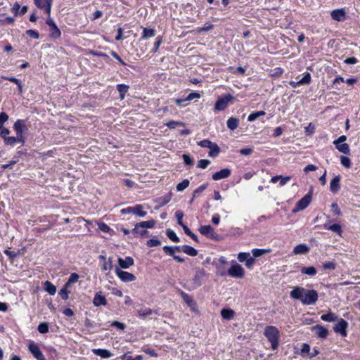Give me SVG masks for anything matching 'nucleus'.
Returning <instances> with one entry per match:
<instances>
[{
  "instance_id": "nucleus-1",
  "label": "nucleus",
  "mask_w": 360,
  "mask_h": 360,
  "mask_svg": "<svg viewBox=\"0 0 360 360\" xmlns=\"http://www.w3.org/2000/svg\"><path fill=\"white\" fill-rule=\"evenodd\" d=\"M291 298L300 300L303 304L312 305L318 300V292L315 290H307L296 286L290 292Z\"/></svg>"
},
{
  "instance_id": "nucleus-2",
  "label": "nucleus",
  "mask_w": 360,
  "mask_h": 360,
  "mask_svg": "<svg viewBox=\"0 0 360 360\" xmlns=\"http://www.w3.org/2000/svg\"><path fill=\"white\" fill-rule=\"evenodd\" d=\"M264 335L270 342L271 348L275 350L278 346V339L280 333L278 330L272 326H269L265 328Z\"/></svg>"
},
{
  "instance_id": "nucleus-3",
  "label": "nucleus",
  "mask_w": 360,
  "mask_h": 360,
  "mask_svg": "<svg viewBox=\"0 0 360 360\" xmlns=\"http://www.w3.org/2000/svg\"><path fill=\"white\" fill-rule=\"evenodd\" d=\"M236 101V97L231 94L220 96L216 101L214 109L218 111L224 110L229 105H233Z\"/></svg>"
},
{
  "instance_id": "nucleus-4",
  "label": "nucleus",
  "mask_w": 360,
  "mask_h": 360,
  "mask_svg": "<svg viewBox=\"0 0 360 360\" xmlns=\"http://www.w3.org/2000/svg\"><path fill=\"white\" fill-rule=\"evenodd\" d=\"M46 24L49 26V37L50 39L56 40L61 37V31L56 25L54 20L51 18V16H48L46 19Z\"/></svg>"
},
{
  "instance_id": "nucleus-5",
  "label": "nucleus",
  "mask_w": 360,
  "mask_h": 360,
  "mask_svg": "<svg viewBox=\"0 0 360 360\" xmlns=\"http://www.w3.org/2000/svg\"><path fill=\"white\" fill-rule=\"evenodd\" d=\"M228 274L233 278H241L245 276V269L236 262H232L230 268L228 269Z\"/></svg>"
},
{
  "instance_id": "nucleus-6",
  "label": "nucleus",
  "mask_w": 360,
  "mask_h": 360,
  "mask_svg": "<svg viewBox=\"0 0 360 360\" xmlns=\"http://www.w3.org/2000/svg\"><path fill=\"white\" fill-rule=\"evenodd\" d=\"M347 136L345 135L340 136L338 139L333 141V144L335 146L337 150L345 155L350 153V148L347 143H345Z\"/></svg>"
},
{
  "instance_id": "nucleus-7",
  "label": "nucleus",
  "mask_w": 360,
  "mask_h": 360,
  "mask_svg": "<svg viewBox=\"0 0 360 360\" xmlns=\"http://www.w3.org/2000/svg\"><path fill=\"white\" fill-rule=\"evenodd\" d=\"M198 145L202 148H210L209 155L212 157H215L219 153V146L213 142H211L209 140L205 139L199 141Z\"/></svg>"
},
{
  "instance_id": "nucleus-8",
  "label": "nucleus",
  "mask_w": 360,
  "mask_h": 360,
  "mask_svg": "<svg viewBox=\"0 0 360 360\" xmlns=\"http://www.w3.org/2000/svg\"><path fill=\"white\" fill-rule=\"evenodd\" d=\"M122 214L131 213L139 217H144L147 212L143 210V207L141 205H136L135 206L128 207L121 210Z\"/></svg>"
},
{
  "instance_id": "nucleus-9",
  "label": "nucleus",
  "mask_w": 360,
  "mask_h": 360,
  "mask_svg": "<svg viewBox=\"0 0 360 360\" xmlns=\"http://www.w3.org/2000/svg\"><path fill=\"white\" fill-rule=\"evenodd\" d=\"M53 0H33L34 4L48 15H51V7Z\"/></svg>"
},
{
  "instance_id": "nucleus-10",
  "label": "nucleus",
  "mask_w": 360,
  "mask_h": 360,
  "mask_svg": "<svg viewBox=\"0 0 360 360\" xmlns=\"http://www.w3.org/2000/svg\"><path fill=\"white\" fill-rule=\"evenodd\" d=\"M311 200V195L310 193L305 195L301 200H300L295 207L292 210L293 213L298 212L304 210L308 207Z\"/></svg>"
},
{
  "instance_id": "nucleus-11",
  "label": "nucleus",
  "mask_w": 360,
  "mask_h": 360,
  "mask_svg": "<svg viewBox=\"0 0 360 360\" xmlns=\"http://www.w3.org/2000/svg\"><path fill=\"white\" fill-rule=\"evenodd\" d=\"M115 272L122 282H132L136 280V276L133 274L122 271L119 267H115Z\"/></svg>"
},
{
  "instance_id": "nucleus-12",
  "label": "nucleus",
  "mask_w": 360,
  "mask_h": 360,
  "mask_svg": "<svg viewBox=\"0 0 360 360\" xmlns=\"http://www.w3.org/2000/svg\"><path fill=\"white\" fill-rule=\"evenodd\" d=\"M237 258L240 262H245V266L248 269H251L255 264V259L249 252H239Z\"/></svg>"
},
{
  "instance_id": "nucleus-13",
  "label": "nucleus",
  "mask_w": 360,
  "mask_h": 360,
  "mask_svg": "<svg viewBox=\"0 0 360 360\" xmlns=\"http://www.w3.org/2000/svg\"><path fill=\"white\" fill-rule=\"evenodd\" d=\"M28 349L37 360H45V357L39 346L34 341L30 340L29 342Z\"/></svg>"
},
{
  "instance_id": "nucleus-14",
  "label": "nucleus",
  "mask_w": 360,
  "mask_h": 360,
  "mask_svg": "<svg viewBox=\"0 0 360 360\" xmlns=\"http://www.w3.org/2000/svg\"><path fill=\"white\" fill-rule=\"evenodd\" d=\"M338 322L334 326L333 330L335 333H340L341 336L346 337L347 336V328L348 326L347 322L343 319H337Z\"/></svg>"
},
{
  "instance_id": "nucleus-15",
  "label": "nucleus",
  "mask_w": 360,
  "mask_h": 360,
  "mask_svg": "<svg viewBox=\"0 0 360 360\" xmlns=\"http://www.w3.org/2000/svg\"><path fill=\"white\" fill-rule=\"evenodd\" d=\"M330 15L333 20L338 22H343L347 19V13L344 8L333 10Z\"/></svg>"
},
{
  "instance_id": "nucleus-16",
  "label": "nucleus",
  "mask_w": 360,
  "mask_h": 360,
  "mask_svg": "<svg viewBox=\"0 0 360 360\" xmlns=\"http://www.w3.org/2000/svg\"><path fill=\"white\" fill-rule=\"evenodd\" d=\"M311 74L309 72H307L304 73V77L300 80H299L298 82L290 81L289 82V84L292 88H296L297 86H299L300 85L309 84L311 83Z\"/></svg>"
},
{
  "instance_id": "nucleus-17",
  "label": "nucleus",
  "mask_w": 360,
  "mask_h": 360,
  "mask_svg": "<svg viewBox=\"0 0 360 360\" xmlns=\"http://www.w3.org/2000/svg\"><path fill=\"white\" fill-rule=\"evenodd\" d=\"M4 142L6 145L11 146H14L18 143H20L22 146H23L25 144V137H21L18 135H16V136H8L7 138H5Z\"/></svg>"
},
{
  "instance_id": "nucleus-18",
  "label": "nucleus",
  "mask_w": 360,
  "mask_h": 360,
  "mask_svg": "<svg viewBox=\"0 0 360 360\" xmlns=\"http://www.w3.org/2000/svg\"><path fill=\"white\" fill-rule=\"evenodd\" d=\"M13 128L15 131L16 135L24 137L23 134L27 129L25 121L21 120H17L14 123Z\"/></svg>"
},
{
  "instance_id": "nucleus-19",
  "label": "nucleus",
  "mask_w": 360,
  "mask_h": 360,
  "mask_svg": "<svg viewBox=\"0 0 360 360\" xmlns=\"http://www.w3.org/2000/svg\"><path fill=\"white\" fill-rule=\"evenodd\" d=\"M231 170L228 168L222 169L219 172H217L212 174V179L214 181L221 180L223 179L228 178L231 175Z\"/></svg>"
},
{
  "instance_id": "nucleus-20",
  "label": "nucleus",
  "mask_w": 360,
  "mask_h": 360,
  "mask_svg": "<svg viewBox=\"0 0 360 360\" xmlns=\"http://www.w3.org/2000/svg\"><path fill=\"white\" fill-rule=\"evenodd\" d=\"M291 179L290 176H282V175H276L273 176L270 182L272 184H276V182L279 181V186L282 187L288 184V182Z\"/></svg>"
},
{
  "instance_id": "nucleus-21",
  "label": "nucleus",
  "mask_w": 360,
  "mask_h": 360,
  "mask_svg": "<svg viewBox=\"0 0 360 360\" xmlns=\"http://www.w3.org/2000/svg\"><path fill=\"white\" fill-rule=\"evenodd\" d=\"M312 330L316 333V335L319 338L322 339L326 338L328 335V330L321 325H316L312 327Z\"/></svg>"
},
{
  "instance_id": "nucleus-22",
  "label": "nucleus",
  "mask_w": 360,
  "mask_h": 360,
  "mask_svg": "<svg viewBox=\"0 0 360 360\" xmlns=\"http://www.w3.org/2000/svg\"><path fill=\"white\" fill-rule=\"evenodd\" d=\"M93 304L95 307L105 306L107 300L101 292H97L93 300Z\"/></svg>"
},
{
  "instance_id": "nucleus-23",
  "label": "nucleus",
  "mask_w": 360,
  "mask_h": 360,
  "mask_svg": "<svg viewBox=\"0 0 360 360\" xmlns=\"http://www.w3.org/2000/svg\"><path fill=\"white\" fill-rule=\"evenodd\" d=\"M134 259L131 257H127L124 259L121 257L118 258V264L122 269H128L134 265Z\"/></svg>"
},
{
  "instance_id": "nucleus-24",
  "label": "nucleus",
  "mask_w": 360,
  "mask_h": 360,
  "mask_svg": "<svg viewBox=\"0 0 360 360\" xmlns=\"http://www.w3.org/2000/svg\"><path fill=\"white\" fill-rule=\"evenodd\" d=\"M204 276V273L202 271H197L193 281H192V286L190 289H194L201 285L202 284V278Z\"/></svg>"
},
{
  "instance_id": "nucleus-25",
  "label": "nucleus",
  "mask_w": 360,
  "mask_h": 360,
  "mask_svg": "<svg viewBox=\"0 0 360 360\" xmlns=\"http://www.w3.org/2000/svg\"><path fill=\"white\" fill-rule=\"evenodd\" d=\"M93 353L103 359H108L113 356V354L108 349H94Z\"/></svg>"
},
{
  "instance_id": "nucleus-26",
  "label": "nucleus",
  "mask_w": 360,
  "mask_h": 360,
  "mask_svg": "<svg viewBox=\"0 0 360 360\" xmlns=\"http://www.w3.org/2000/svg\"><path fill=\"white\" fill-rule=\"evenodd\" d=\"M309 251V248L305 244H299L293 248V254L295 255H305Z\"/></svg>"
},
{
  "instance_id": "nucleus-27",
  "label": "nucleus",
  "mask_w": 360,
  "mask_h": 360,
  "mask_svg": "<svg viewBox=\"0 0 360 360\" xmlns=\"http://www.w3.org/2000/svg\"><path fill=\"white\" fill-rule=\"evenodd\" d=\"M181 295L183 300L188 304V306L191 307L193 311H195L196 308V303L193 300V298L184 292H181Z\"/></svg>"
},
{
  "instance_id": "nucleus-28",
  "label": "nucleus",
  "mask_w": 360,
  "mask_h": 360,
  "mask_svg": "<svg viewBox=\"0 0 360 360\" xmlns=\"http://www.w3.org/2000/svg\"><path fill=\"white\" fill-rule=\"evenodd\" d=\"M117 90L120 94V98L123 100L125 98L126 94L128 92L129 89V86L124 84H119L117 85Z\"/></svg>"
},
{
  "instance_id": "nucleus-29",
  "label": "nucleus",
  "mask_w": 360,
  "mask_h": 360,
  "mask_svg": "<svg viewBox=\"0 0 360 360\" xmlns=\"http://www.w3.org/2000/svg\"><path fill=\"white\" fill-rule=\"evenodd\" d=\"M199 231L201 234L209 237H212L214 235V229L210 225L201 226Z\"/></svg>"
},
{
  "instance_id": "nucleus-30",
  "label": "nucleus",
  "mask_w": 360,
  "mask_h": 360,
  "mask_svg": "<svg viewBox=\"0 0 360 360\" xmlns=\"http://www.w3.org/2000/svg\"><path fill=\"white\" fill-rule=\"evenodd\" d=\"M340 176H335L330 183V189L333 193H336L340 189Z\"/></svg>"
},
{
  "instance_id": "nucleus-31",
  "label": "nucleus",
  "mask_w": 360,
  "mask_h": 360,
  "mask_svg": "<svg viewBox=\"0 0 360 360\" xmlns=\"http://www.w3.org/2000/svg\"><path fill=\"white\" fill-rule=\"evenodd\" d=\"M155 36V30L153 28L143 27V32L141 34L142 39H146Z\"/></svg>"
},
{
  "instance_id": "nucleus-32",
  "label": "nucleus",
  "mask_w": 360,
  "mask_h": 360,
  "mask_svg": "<svg viewBox=\"0 0 360 360\" xmlns=\"http://www.w3.org/2000/svg\"><path fill=\"white\" fill-rule=\"evenodd\" d=\"M180 249L186 254H187L189 256H192V257H194V256H196L198 255V252L197 250L191 247V246H189V245H183L181 247H180Z\"/></svg>"
},
{
  "instance_id": "nucleus-33",
  "label": "nucleus",
  "mask_w": 360,
  "mask_h": 360,
  "mask_svg": "<svg viewBox=\"0 0 360 360\" xmlns=\"http://www.w3.org/2000/svg\"><path fill=\"white\" fill-rule=\"evenodd\" d=\"M156 224V221L154 219L148 220V221H143L137 223L138 226L141 227L142 229H153Z\"/></svg>"
},
{
  "instance_id": "nucleus-34",
  "label": "nucleus",
  "mask_w": 360,
  "mask_h": 360,
  "mask_svg": "<svg viewBox=\"0 0 360 360\" xmlns=\"http://www.w3.org/2000/svg\"><path fill=\"white\" fill-rule=\"evenodd\" d=\"M97 224L101 231L109 233L110 236L115 233L114 231L108 224L103 222H98Z\"/></svg>"
},
{
  "instance_id": "nucleus-35",
  "label": "nucleus",
  "mask_w": 360,
  "mask_h": 360,
  "mask_svg": "<svg viewBox=\"0 0 360 360\" xmlns=\"http://www.w3.org/2000/svg\"><path fill=\"white\" fill-rule=\"evenodd\" d=\"M180 250L179 246H164L163 250L167 255L175 256V253L176 251H179Z\"/></svg>"
},
{
  "instance_id": "nucleus-36",
  "label": "nucleus",
  "mask_w": 360,
  "mask_h": 360,
  "mask_svg": "<svg viewBox=\"0 0 360 360\" xmlns=\"http://www.w3.org/2000/svg\"><path fill=\"white\" fill-rule=\"evenodd\" d=\"M235 312L231 309H223L221 311V316L226 320H231L233 318Z\"/></svg>"
},
{
  "instance_id": "nucleus-37",
  "label": "nucleus",
  "mask_w": 360,
  "mask_h": 360,
  "mask_svg": "<svg viewBox=\"0 0 360 360\" xmlns=\"http://www.w3.org/2000/svg\"><path fill=\"white\" fill-rule=\"evenodd\" d=\"M44 289L49 294L51 295H55L56 292V286L48 281L44 283Z\"/></svg>"
},
{
  "instance_id": "nucleus-38",
  "label": "nucleus",
  "mask_w": 360,
  "mask_h": 360,
  "mask_svg": "<svg viewBox=\"0 0 360 360\" xmlns=\"http://www.w3.org/2000/svg\"><path fill=\"white\" fill-rule=\"evenodd\" d=\"M321 319L324 321L333 322L338 319V317L335 314L329 312L326 314H323Z\"/></svg>"
},
{
  "instance_id": "nucleus-39",
  "label": "nucleus",
  "mask_w": 360,
  "mask_h": 360,
  "mask_svg": "<svg viewBox=\"0 0 360 360\" xmlns=\"http://www.w3.org/2000/svg\"><path fill=\"white\" fill-rule=\"evenodd\" d=\"M270 252L269 249H252V254L253 255L254 259L257 257H259L264 254H267Z\"/></svg>"
},
{
  "instance_id": "nucleus-40",
  "label": "nucleus",
  "mask_w": 360,
  "mask_h": 360,
  "mask_svg": "<svg viewBox=\"0 0 360 360\" xmlns=\"http://www.w3.org/2000/svg\"><path fill=\"white\" fill-rule=\"evenodd\" d=\"M301 273L308 276H314L316 274L317 271L314 266H308L302 268Z\"/></svg>"
},
{
  "instance_id": "nucleus-41",
  "label": "nucleus",
  "mask_w": 360,
  "mask_h": 360,
  "mask_svg": "<svg viewBox=\"0 0 360 360\" xmlns=\"http://www.w3.org/2000/svg\"><path fill=\"white\" fill-rule=\"evenodd\" d=\"M132 233L141 237H143L148 233V231L145 229H142L136 224L134 228L132 229Z\"/></svg>"
},
{
  "instance_id": "nucleus-42",
  "label": "nucleus",
  "mask_w": 360,
  "mask_h": 360,
  "mask_svg": "<svg viewBox=\"0 0 360 360\" xmlns=\"http://www.w3.org/2000/svg\"><path fill=\"white\" fill-rule=\"evenodd\" d=\"M79 276L77 274H76V273L71 274L68 278V281L65 284V288H69L71 284L77 283L79 280Z\"/></svg>"
},
{
  "instance_id": "nucleus-43",
  "label": "nucleus",
  "mask_w": 360,
  "mask_h": 360,
  "mask_svg": "<svg viewBox=\"0 0 360 360\" xmlns=\"http://www.w3.org/2000/svg\"><path fill=\"white\" fill-rule=\"evenodd\" d=\"M341 165L347 169H349L352 166L351 160L346 156H340V158Z\"/></svg>"
},
{
  "instance_id": "nucleus-44",
  "label": "nucleus",
  "mask_w": 360,
  "mask_h": 360,
  "mask_svg": "<svg viewBox=\"0 0 360 360\" xmlns=\"http://www.w3.org/2000/svg\"><path fill=\"white\" fill-rule=\"evenodd\" d=\"M238 125V121L236 118L231 117L228 120L227 127L233 130L237 128Z\"/></svg>"
},
{
  "instance_id": "nucleus-45",
  "label": "nucleus",
  "mask_w": 360,
  "mask_h": 360,
  "mask_svg": "<svg viewBox=\"0 0 360 360\" xmlns=\"http://www.w3.org/2000/svg\"><path fill=\"white\" fill-rule=\"evenodd\" d=\"M166 234L167 237L172 240L173 242L178 243L179 242V238L176 235L175 232L171 229H167L166 231Z\"/></svg>"
},
{
  "instance_id": "nucleus-46",
  "label": "nucleus",
  "mask_w": 360,
  "mask_h": 360,
  "mask_svg": "<svg viewBox=\"0 0 360 360\" xmlns=\"http://www.w3.org/2000/svg\"><path fill=\"white\" fill-rule=\"evenodd\" d=\"M113 267L112 258H109L107 261L103 262L101 269L103 271L111 270Z\"/></svg>"
},
{
  "instance_id": "nucleus-47",
  "label": "nucleus",
  "mask_w": 360,
  "mask_h": 360,
  "mask_svg": "<svg viewBox=\"0 0 360 360\" xmlns=\"http://www.w3.org/2000/svg\"><path fill=\"white\" fill-rule=\"evenodd\" d=\"M190 184L189 180L184 179L182 182L179 183L176 186V190L178 191H183L185 190L187 187H188Z\"/></svg>"
},
{
  "instance_id": "nucleus-48",
  "label": "nucleus",
  "mask_w": 360,
  "mask_h": 360,
  "mask_svg": "<svg viewBox=\"0 0 360 360\" xmlns=\"http://www.w3.org/2000/svg\"><path fill=\"white\" fill-rule=\"evenodd\" d=\"M15 22V18L13 17H6L3 19H0V26L11 25Z\"/></svg>"
},
{
  "instance_id": "nucleus-49",
  "label": "nucleus",
  "mask_w": 360,
  "mask_h": 360,
  "mask_svg": "<svg viewBox=\"0 0 360 360\" xmlns=\"http://www.w3.org/2000/svg\"><path fill=\"white\" fill-rule=\"evenodd\" d=\"M162 36H158L156 38V41L154 43V46H153V48L152 49V52L153 53H156L158 51L159 47H160V44H162Z\"/></svg>"
},
{
  "instance_id": "nucleus-50",
  "label": "nucleus",
  "mask_w": 360,
  "mask_h": 360,
  "mask_svg": "<svg viewBox=\"0 0 360 360\" xmlns=\"http://www.w3.org/2000/svg\"><path fill=\"white\" fill-rule=\"evenodd\" d=\"M327 229L330 230L333 232L338 233L339 235L342 233L341 226L338 224H334L333 225H330L328 227L325 226Z\"/></svg>"
},
{
  "instance_id": "nucleus-51",
  "label": "nucleus",
  "mask_w": 360,
  "mask_h": 360,
  "mask_svg": "<svg viewBox=\"0 0 360 360\" xmlns=\"http://www.w3.org/2000/svg\"><path fill=\"white\" fill-rule=\"evenodd\" d=\"M283 73V69L281 67H277L273 70L271 76L274 78L279 77Z\"/></svg>"
},
{
  "instance_id": "nucleus-52",
  "label": "nucleus",
  "mask_w": 360,
  "mask_h": 360,
  "mask_svg": "<svg viewBox=\"0 0 360 360\" xmlns=\"http://www.w3.org/2000/svg\"><path fill=\"white\" fill-rule=\"evenodd\" d=\"M26 34L32 39H37L39 38V32L34 30H26Z\"/></svg>"
},
{
  "instance_id": "nucleus-53",
  "label": "nucleus",
  "mask_w": 360,
  "mask_h": 360,
  "mask_svg": "<svg viewBox=\"0 0 360 360\" xmlns=\"http://www.w3.org/2000/svg\"><path fill=\"white\" fill-rule=\"evenodd\" d=\"M38 330L40 333L44 334L49 331V326L46 323H41L38 326Z\"/></svg>"
},
{
  "instance_id": "nucleus-54",
  "label": "nucleus",
  "mask_w": 360,
  "mask_h": 360,
  "mask_svg": "<svg viewBox=\"0 0 360 360\" xmlns=\"http://www.w3.org/2000/svg\"><path fill=\"white\" fill-rule=\"evenodd\" d=\"M20 5L18 2L14 3L13 7L11 8V12L13 13L14 16H18L20 15Z\"/></svg>"
},
{
  "instance_id": "nucleus-55",
  "label": "nucleus",
  "mask_w": 360,
  "mask_h": 360,
  "mask_svg": "<svg viewBox=\"0 0 360 360\" xmlns=\"http://www.w3.org/2000/svg\"><path fill=\"white\" fill-rule=\"evenodd\" d=\"M110 55L115 58L122 65L126 66L127 63L121 58V57L114 51H110Z\"/></svg>"
},
{
  "instance_id": "nucleus-56",
  "label": "nucleus",
  "mask_w": 360,
  "mask_h": 360,
  "mask_svg": "<svg viewBox=\"0 0 360 360\" xmlns=\"http://www.w3.org/2000/svg\"><path fill=\"white\" fill-rule=\"evenodd\" d=\"M210 164V161L208 160L202 159L198 161V167L201 169H205Z\"/></svg>"
},
{
  "instance_id": "nucleus-57",
  "label": "nucleus",
  "mask_w": 360,
  "mask_h": 360,
  "mask_svg": "<svg viewBox=\"0 0 360 360\" xmlns=\"http://www.w3.org/2000/svg\"><path fill=\"white\" fill-rule=\"evenodd\" d=\"M207 188V185L202 184L198 188H196L193 193V198L197 197L200 193L205 191Z\"/></svg>"
},
{
  "instance_id": "nucleus-58",
  "label": "nucleus",
  "mask_w": 360,
  "mask_h": 360,
  "mask_svg": "<svg viewBox=\"0 0 360 360\" xmlns=\"http://www.w3.org/2000/svg\"><path fill=\"white\" fill-rule=\"evenodd\" d=\"M200 94L198 93V92H191L186 98L187 99L188 101H192L195 98H200Z\"/></svg>"
},
{
  "instance_id": "nucleus-59",
  "label": "nucleus",
  "mask_w": 360,
  "mask_h": 360,
  "mask_svg": "<svg viewBox=\"0 0 360 360\" xmlns=\"http://www.w3.org/2000/svg\"><path fill=\"white\" fill-rule=\"evenodd\" d=\"M68 288H65V285L64 287L60 290L59 294L63 300H67L68 299V292L67 291V289Z\"/></svg>"
},
{
  "instance_id": "nucleus-60",
  "label": "nucleus",
  "mask_w": 360,
  "mask_h": 360,
  "mask_svg": "<svg viewBox=\"0 0 360 360\" xmlns=\"http://www.w3.org/2000/svg\"><path fill=\"white\" fill-rule=\"evenodd\" d=\"M120 359H122L123 360H143V356L141 355H137L134 358H132L130 356L124 354L120 357Z\"/></svg>"
},
{
  "instance_id": "nucleus-61",
  "label": "nucleus",
  "mask_w": 360,
  "mask_h": 360,
  "mask_svg": "<svg viewBox=\"0 0 360 360\" xmlns=\"http://www.w3.org/2000/svg\"><path fill=\"white\" fill-rule=\"evenodd\" d=\"M161 244L160 241L158 239H150L147 241V245L148 247L159 246Z\"/></svg>"
},
{
  "instance_id": "nucleus-62",
  "label": "nucleus",
  "mask_w": 360,
  "mask_h": 360,
  "mask_svg": "<svg viewBox=\"0 0 360 360\" xmlns=\"http://www.w3.org/2000/svg\"><path fill=\"white\" fill-rule=\"evenodd\" d=\"M166 125L170 129H174L176 127H182L183 123L179 122L171 121L166 124Z\"/></svg>"
},
{
  "instance_id": "nucleus-63",
  "label": "nucleus",
  "mask_w": 360,
  "mask_h": 360,
  "mask_svg": "<svg viewBox=\"0 0 360 360\" xmlns=\"http://www.w3.org/2000/svg\"><path fill=\"white\" fill-rule=\"evenodd\" d=\"M175 217L177 219L178 224L181 226V224H184L182 222V219L184 217V213L182 211L178 210L175 213Z\"/></svg>"
},
{
  "instance_id": "nucleus-64",
  "label": "nucleus",
  "mask_w": 360,
  "mask_h": 360,
  "mask_svg": "<svg viewBox=\"0 0 360 360\" xmlns=\"http://www.w3.org/2000/svg\"><path fill=\"white\" fill-rule=\"evenodd\" d=\"M9 134V130L7 128H4V127H1V129H0V136L3 139V140H5V138H7Z\"/></svg>"
}]
</instances>
